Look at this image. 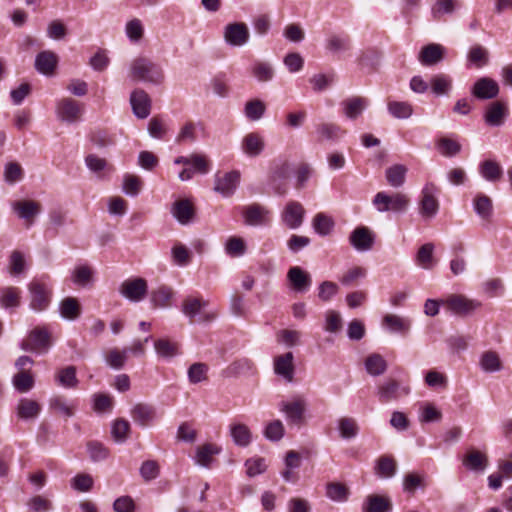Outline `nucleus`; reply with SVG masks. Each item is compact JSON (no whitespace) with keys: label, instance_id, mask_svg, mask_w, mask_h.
<instances>
[{"label":"nucleus","instance_id":"72a5a7b5","mask_svg":"<svg viewBox=\"0 0 512 512\" xmlns=\"http://www.w3.org/2000/svg\"><path fill=\"white\" fill-rule=\"evenodd\" d=\"M40 411V404L32 399L22 398L17 405V416L23 420L36 418Z\"/></svg>","mask_w":512,"mask_h":512},{"label":"nucleus","instance_id":"5701e85b","mask_svg":"<svg viewBox=\"0 0 512 512\" xmlns=\"http://www.w3.org/2000/svg\"><path fill=\"white\" fill-rule=\"evenodd\" d=\"M287 278L291 288L300 293L307 291L312 283L310 275L298 266H293L288 270Z\"/></svg>","mask_w":512,"mask_h":512},{"label":"nucleus","instance_id":"ddd939ff","mask_svg":"<svg viewBox=\"0 0 512 512\" xmlns=\"http://www.w3.org/2000/svg\"><path fill=\"white\" fill-rule=\"evenodd\" d=\"M471 94L479 100L493 99L499 94V85L492 78L481 77L474 83Z\"/></svg>","mask_w":512,"mask_h":512},{"label":"nucleus","instance_id":"e433bc0d","mask_svg":"<svg viewBox=\"0 0 512 512\" xmlns=\"http://www.w3.org/2000/svg\"><path fill=\"white\" fill-rule=\"evenodd\" d=\"M375 471L382 478H391L396 474L397 463L392 456L383 455L377 460Z\"/></svg>","mask_w":512,"mask_h":512},{"label":"nucleus","instance_id":"4468645a","mask_svg":"<svg viewBox=\"0 0 512 512\" xmlns=\"http://www.w3.org/2000/svg\"><path fill=\"white\" fill-rule=\"evenodd\" d=\"M240 182V173L238 171H230L223 176L216 175L214 191L223 197H230L236 191Z\"/></svg>","mask_w":512,"mask_h":512},{"label":"nucleus","instance_id":"6e6d98bb","mask_svg":"<svg viewBox=\"0 0 512 512\" xmlns=\"http://www.w3.org/2000/svg\"><path fill=\"white\" fill-rule=\"evenodd\" d=\"M34 378L30 371H20L13 376V385L20 393L30 391L34 387Z\"/></svg>","mask_w":512,"mask_h":512},{"label":"nucleus","instance_id":"f257e3e1","mask_svg":"<svg viewBox=\"0 0 512 512\" xmlns=\"http://www.w3.org/2000/svg\"><path fill=\"white\" fill-rule=\"evenodd\" d=\"M129 75L134 81L160 85L164 81L161 66L147 57H137L131 64Z\"/></svg>","mask_w":512,"mask_h":512},{"label":"nucleus","instance_id":"2f4dec72","mask_svg":"<svg viewBox=\"0 0 512 512\" xmlns=\"http://www.w3.org/2000/svg\"><path fill=\"white\" fill-rule=\"evenodd\" d=\"M264 147L263 137L255 132L247 134L242 142L243 151L251 157L260 155Z\"/></svg>","mask_w":512,"mask_h":512},{"label":"nucleus","instance_id":"e2e57ef3","mask_svg":"<svg viewBox=\"0 0 512 512\" xmlns=\"http://www.w3.org/2000/svg\"><path fill=\"white\" fill-rule=\"evenodd\" d=\"M173 291L167 286H160L151 292V302L155 307H166L172 298Z\"/></svg>","mask_w":512,"mask_h":512},{"label":"nucleus","instance_id":"6e6552de","mask_svg":"<svg viewBox=\"0 0 512 512\" xmlns=\"http://www.w3.org/2000/svg\"><path fill=\"white\" fill-rule=\"evenodd\" d=\"M290 164L286 161L276 165L270 175V185L275 194L283 196L288 191Z\"/></svg>","mask_w":512,"mask_h":512},{"label":"nucleus","instance_id":"4d7b16f0","mask_svg":"<svg viewBox=\"0 0 512 512\" xmlns=\"http://www.w3.org/2000/svg\"><path fill=\"white\" fill-rule=\"evenodd\" d=\"M156 353L163 358H172L176 356L178 351V344L168 339H158L154 342Z\"/></svg>","mask_w":512,"mask_h":512},{"label":"nucleus","instance_id":"09e8293b","mask_svg":"<svg viewBox=\"0 0 512 512\" xmlns=\"http://www.w3.org/2000/svg\"><path fill=\"white\" fill-rule=\"evenodd\" d=\"M56 380L59 385L65 388H75L78 385V379L76 377V367L67 366L60 369L56 374Z\"/></svg>","mask_w":512,"mask_h":512},{"label":"nucleus","instance_id":"0eeeda50","mask_svg":"<svg viewBox=\"0 0 512 512\" xmlns=\"http://www.w3.org/2000/svg\"><path fill=\"white\" fill-rule=\"evenodd\" d=\"M442 303L450 312L459 316L470 315L480 307V302L456 294L450 295L446 300L442 301Z\"/></svg>","mask_w":512,"mask_h":512},{"label":"nucleus","instance_id":"aec40b11","mask_svg":"<svg viewBox=\"0 0 512 512\" xmlns=\"http://www.w3.org/2000/svg\"><path fill=\"white\" fill-rule=\"evenodd\" d=\"M57 114L60 120L73 123L80 118L82 109L76 100L64 98L57 104Z\"/></svg>","mask_w":512,"mask_h":512},{"label":"nucleus","instance_id":"5fc2aeb1","mask_svg":"<svg viewBox=\"0 0 512 512\" xmlns=\"http://www.w3.org/2000/svg\"><path fill=\"white\" fill-rule=\"evenodd\" d=\"M480 366L485 372H496L501 370L502 364L499 355L494 351H486L480 358Z\"/></svg>","mask_w":512,"mask_h":512},{"label":"nucleus","instance_id":"774afa93","mask_svg":"<svg viewBox=\"0 0 512 512\" xmlns=\"http://www.w3.org/2000/svg\"><path fill=\"white\" fill-rule=\"evenodd\" d=\"M225 252L230 257H239L246 252V244L241 237L232 236L225 244Z\"/></svg>","mask_w":512,"mask_h":512},{"label":"nucleus","instance_id":"423d86ee","mask_svg":"<svg viewBox=\"0 0 512 512\" xmlns=\"http://www.w3.org/2000/svg\"><path fill=\"white\" fill-rule=\"evenodd\" d=\"M409 393V386H403L399 381L392 378L385 380L377 389V395L381 403L395 401Z\"/></svg>","mask_w":512,"mask_h":512},{"label":"nucleus","instance_id":"6ab92c4d","mask_svg":"<svg viewBox=\"0 0 512 512\" xmlns=\"http://www.w3.org/2000/svg\"><path fill=\"white\" fill-rule=\"evenodd\" d=\"M133 113L140 119H145L151 111V99L143 89H135L130 96Z\"/></svg>","mask_w":512,"mask_h":512},{"label":"nucleus","instance_id":"49530a36","mask_svg":"<svg viewBox=\"0 0 512 512\" xmlns=\"http://www.w3.org/2000/svg\"><path fill=\"white\" fill-rule=\"evenodd\" d=\"M389 113L397 119H407L413 113V107L406 101H389L387 104Z\"/></svg>","mask_w":512,"mask_h":512},{"label":"nucleus","instance_id":"58836bf2","mask_svg":"<svg viewBox=\"0 0 512 512\" xmlns=\"http://www.w3.org/2000/svg\"><path fill=\"white\" fill-rule=\"evenodd\" d=\"M316 133L318 135V141H323L336 140L344 133V131L335 123L325 122L316 126Z\"/></svg>","mask_w":512,"mask_h":512},{"label":"nucleus","instance_id":"f8f14e48","mask_svg":"<svg viewBox=\"0 0 512 512\" xmlns=\"http://www.w3.org/2000/svg\"><path fill=\"white\" fill-rule=\"evenodd\" d=\"M132 420L141 427H147L157 419L155 406L149 403H136L130 410Z\"/></svg>","mask_w":512,"mask_h":512},{"label":"nucleus","instance_id":"20e7f679","mask_svg":"<svg viewBox=\"0 0 512 512\" xmlns=\"http://www.w3.org/2000/svg\"><path fill=\"white\" fill-rule=\"evenodd\" d=\"M208 306V301L200 298L187 297L182 304V312L191 320L198 316V322H211L216 318V313L206 312L205 308Z\"/></svg>","mask_w":512,"mask_h":512},{"label":"nucleus","instance_id":"a19ab883","mask_svg":"<svg viewBox=\"0 0 512 512\" xmlns=\"http://www.w3.org/2000/svg\"><path fill=\"white\" fill-rule=\"evenodd\" d=\"M407 168L402 164H395L387 168L385 172L386 180L392 187H401L406 178Z\"/></svg>","mask_w":512,"mask_h":512},{"label":"nucleus","instance_id":"c756f323","mask_svg":"<svg viewBox=\"0 0 512 512\" xmlns=\"http://www.w3.org/2000/svg\"><path fill=\"white\" fill-rule=\"evenodd\" d=\"M230 435L234 444L239 447H247L252 442V432L250 428L243 423L231 424Z\"/></svg>","mask_w":512,"mask_h":512},{"label":"nucleus","instance_id":"9d476101","mask_svg":"<svg viewBox=\"0 0 512 512\" xmlns=\"http://www.w3.org/2000/svg\"><path fill=\"white\" fill-rule=\"evenodd\" d=\"M147 290V282L143 278L126 280L120 287V293L132 302H139L144 299L147 294Z\"/></svg>","mask_w":512,"mask_h":512},{"label":"nucleus","instance_id":"393cba45","mask_svg":"<svg viewBox=\"0 0 512 512\" xmlns=\"http://www.w3.org/2000/svg\"><path fill=\"white\" fill-rule=\"evenodd\" d=\"M507 115L508 109L506 105L502 102L495 101L487 107L484 120L489 126L499 127L504 123Z\"/></svg>","mask_w":512,"mask_h":512},{"label":"nucleus","instance_id":"4be33fe9","mask_svg":"<svg viewBox=\"0 0 512 512\" xmlns=\"http://www.w3.org/2000/svg\"><path fill=\"white\" fill-rule=\"evenodd\" d=\"M445 48L436 43L422 47L418 59L423 66H434L444 59Z\"/></svg>","mask_w":512,"mask_h":512},{"label":"nucleus","instance_id":"a18cd8bd","mask_svg":"<svg viewBox=\"0 0 512 512\" xmlns=\"http://www.w3.org/2000/svg\"><path fill=\"white\" fill-rule=\"evenodd\" d=\"M434 245L432 243H426L422 245L416 255V263L424 269H432L435 265L433 258Z\"/></svg>","mask_w":512,"mask_h":512},{"label":"nucleus","instance_id":"4c0bfd02","mask_svg":"<svg viewBox=\"0 0 512 512\" xmlns=\"http://www.w3.org/2000/svg\"><path fill=\"white\" fill-rule=\"evenodd\" d=\"M383 325L391 332L406 334L410 329L411 323L408 319L398 315L387 314L383 318Z\"/></svg>","mask_w":512,"mask_h":512},{"label":"nucleus","instance_id":"0e129e2a","mask_svg":"<svg viewBox=\"0 0 512 512\" xmlns=\"http://www.w3.org/2000/svg\"><path fill=\"white\" fill-rule=\"evenodd\" d=\"M468 60L478 68L483 67L489 61V52L481 45H475L469 50Z\"/></svg>","mask_w":512,"mask_h":512},{"label":"nucleus","instance_id":"2eb2a0df","mask_svg":"<svg viewBox=\"0 0 512 512\" xmlns=\"http://www.w3.org/2000/svg\"><path fill=\"white\" fill-rule=\"evenodd\" d=\"M374 241V234L366 226H359L355 228L349 236L350 245L357 251H369L372 249Z\"/></svg>","mask_w":512,"mask_h":512},{"label":"nucleus","instance_id":"338daca9","mask_svg":"<svg viewBox=\"0 0 512 512\" xmlns=\"http://www.w3.org/2000/svg\"><path fill=\"white\" fill-rule=\"evenodd\" d=\"M340 435L344 439L354 438L358 433V425L353 418L343 417L338 422Z\"/></svg>","mask_w":512,"mask_h":512},{"label":"nucleus","instance_id":"1a4fd4ad","mask_svg":"<svg viewBox=\"0 0 512 512\" xmlns=\"http://www.w3.org/2000/svg\"><path fill=\"white\" fill-rule=\"evenodd\" d=\"M250 34L245 23H230L224 28V39L230 46H243L249 40Z\"/></svg>","mask_w":512,"mask_h":512},{"label":"nucleus","instance_id":"052dcab7","mask_svg":"<svg viewBox=\"0 0 512 512\" xmlns=\"http://www.w3.org/2000/svg\"><path fill=\"white\" fill-rule=\"evenodd\" d=\"M49 406L52 410L66 417H72L76 404L74 402L67 403L64 397L56 396L50 399Z\"/></svg>","mask_w":512,"mask_h":512},{"label":"nucleus","instance_id":"ea45409f","mask_svg":"<svg viewBox=\"0 0 512 512\" xmlns=\"http://www.w3.org/2000/svg\"><path fill=\"white\" fill-rule=\"evenodd\" d=\"M251 74L259 82H268L273 79L275 72L269 62L255 61L251 67Z\"/></svg>","mask_w":512,"mask_h":512},{"label":"nucleus","instance_id":"37998d69","mask_svg":"<svg viewBox=\"0 0 512 512\" xmlns=\"http://www.w3.org/2000/svg\"><path fill=\"white\" fill-rule=\"evenodd\" d=\"M365 368L371 376H380L387 369V362L380 354H371L365 360Z\"/></svg>","mask_w":512,"mask_h":512},{"label":"nucleus","instance_id":"f704fd0d","mask_svg":"<svg viewBox=\"0 0 512 512\" xmlns=\"http://www.w3.org/2000/svg\"><path fill=\"white\" fill-rule=\"evenodd\" d=\"M221 452V448L213 443H205L197 448L196 462L203 466L209 467L212 463L213 456Z\"/></svg>","mask_w":512,"mask_h":512},{"label":"nucleus","instance_id":"3c124183","mask_svg":"<svg viewBox=\"0 0 512 512\" xmlns=\"http://www.w3.org/2000/svg\"><path fill=\"white\" fill-rule=\"evenodd\" d=\"M474 210L482 219L489 220L493 211L491 199L483 194L477 195L474 199Z\"/></svg>","mask_w":512,"mask_h":512},{"label":"nucleus","instance_id":"c85d7f7f","mask_svg":"<svg viewBox=\"0 0 512 512\" xmlns=\"http://www.w3.org/2000/svg\"><path fill=\"white\" fill-rule=\"evenodd\" d=\"M21 304V290L15 286L0 288V306L5 309L17 308Z\"/></svg>","mask_w":512,"mask_h":512},{"label":"nucleus","instance_id":"79ce46f5","mask_svg":"<svg viewBox=\"0 0 512 512\" xmlns=\"http://www.w3.org/2000/svg\"><path fill=\"white\" fill-rule=\"evenodd\" d=\"M480 174L487 181L495 182L498 181L502 176L501 166L494 160H485L480 164Z\"/></svg>","mask_w":512,"mask_h":512},{"label":"nucleus","instance_id":"bb28decb","mask_svg":"<svg viewBox=\"0 0 512 512\" xmlns=\"http://www.w3.org/2000/svg\"><path fill=\"white\" fill-rule=\"evenodd\" d=\"M341 105L343 107L344 115L347 118L354 120L366 109L368 101L366 98L354 96L342 101Z\"/></svg>","mask_w":512,"mask_h":512},{"label":"nucleus","instance_id":"7ed1b4c3","mask_svg":"<svg viewBox=\"0 0 512 512\" xmlns=\"http://www.w3.org/2000/svg\"><path fill=\"white\" fill-rule=\"evenodd\" d=\"M29 307L34 312H43L51 304L52 288L41 280L35 279L28 285Z\"/></svg>","mask_w":512,"mask_h":512},{"label":"nucleus","instance_id":"7c9ffc66","mask_svg":"<svg viewBox=\"0 0 512 512\" xmlns=\"http://www.w3.org/2000/svg\"><path fill=\"white\" fill-rule=\"evenodd\" d=\"M57 65V56L51 51L40 52L35 59L36 70L44 75H51Z\"/></svg>","mask_w":512,"mask_h":512},{"label":"nucleus","instance_id":"69168bd1","mask_svg":"<svg viewBox=\"0 0 512 512\" xmlns=\"http://www.w3.org/2000/svg\"><path fill=\"white\" fill-rule=\"evenodd\" d=\"M93 272L88 265L77 266L72 272V281L78 286H86L92 281Z\"/></svg>","mask_w":512,"mask_h":512},{"label":"nucleus","instance_id":"c9c22d12","mask_svg":"<svg viewBox=\"0 0 512 512\" xmlns=\"http://www.w3.org/2000/svg\"><path fill=\"white\" fill-rule=\"evenodd\" d=\"M61 316L67 320H76L81 315V306L74 297L64 298L59 305Z\"/></svg>","mask_w":512,"mask_h":512},{"label":"nucleus","instance_id":"a211bd4d","mask_svg":"<svg viewBox=\"0 0 512 512\" xmlns=\"http://www.w3.org/2000/svg\"><path fill=\"white\" fill-rule=\"evenodd\" d=\"M306 403L301 398H296L291 402L282 401L280 410L286 415L287 420L295 425L303 422Z\"/></svg>","mask_w":512,"mask_h":512},{"label":"nucleus","instance_id":"f3484780","mask_svg":"<svg viewBox=\"0 0 512 512\" xmlns=\"http://www.w3.org/2000/svg\"><path fill=\"white\" fill-rule=\"evenodd\" d=\"M269 210L258 204L253 203L245 206L242 211L244 222L249 226H260L268 222Z\"/></svg>","mask_w":512,"mask_h":512},{"label":"nucleus","instance_id":"412c9836","mask_svg":"<svg viewBox=\"0 0 512 512\" xmlns=\"http://www.w3.org/2000/svg\"><path fill=\"white\" fill-rule=\"evenodd\" d=\"M294 356L292 352H287L283 355H279L274 359V372L278 376L282 377L286 382H292L294 380Z\"/></svg>","mask_w":512,"mask_h":512},{"label":"nucleus","instance_id":"de8ad7c7","mask_svg":"<svg viewBox=\"0 0 512 512\" xmlns=\"http://www.w3.org/2000/svg\"><path fill=\"white\" fill-rule=\"evenodd\" d=\"M463 464L470 470L482 471L487 465V457L476 450H472L463 459Z\"/></svg>","mask_w":512,"mask_h":512},{"label":"nucleus","instance_id":"8fccbe9b","mask_svg":"<svg viewBox=\"0 0 512 512\" xmlns=\"http://www.w3.org/2000/svg\"><path fill=\"white\" fill-rule=\"evenodd\" d=\"M313 228L321 236H327L334 228V221L324 213H318L313 219Z\"/></svg>","mask_w":512,"mask_h":512},{"label":"nucleus","instance_id":"c03bdc74","mask_svg":"<svg viewBox=\"0 0 512 512\" xmlns=\"http://www.w3.org/2000/svg\"><path fill=\"white\" fill-rule=\"evenodd\" d=\"M380 63V54L375 50H368L364 52L359 60L358 64L360 69L370 74L374 72Z\"/></svg>","mask_w":512,"mask_h":512},{"label":"nucleus","instance_id":"680f3d73","mask_svg":"<svg viewBox=\"0 0 512 512\" xmlns=\"http://www.w3.org/2000/svg\"><path fill=\"white\" fill-rule=\"evenodd\" d=\"M266 106L259 99L250 100L245 104V116L251 121H257L264 115Z\"/></svg>","mask_w":512,"mask_h":512},{"label":"nucleus","instance_id":"39448f33","mask_svg":"<svg viewBox=\"0 0 512 512\" xmlns=\"http://www.w3.org/2000/svg\"><path fill=\"white\" fill-rule=\"evenodd\" d=\"M373 204L377 207L379 212H401L406 210L409 199L402 193L389 196L384 192H378L373 199Z\"/></svg>","mask_w":512,"mask_h":512},{"label":"nucleus","instance_id":"864d4df0","mask_svg":"<svg viewBox=\"0 0 512 512\" xmlns=\"http://www.w3.org/2000/svg\"><path fill=\"white\" fill-rule=\"evenodd\" d=\"M130 432V423L124 418H118L112 423L111 435L116 442L123 443Z\"/></svg>","mask_w":512,"mask_h":512},{"label":"nucleus","instance_id":"13d9d810","mask_svg":"<svg viewBox=\"0 0 512 512\" xmlns=\"http://www.w3.org/2000/svg\"><path fill=\"white\" fill-rule=\"evenodd\" d=\"M326 496L337 502H343L348 499L349 490L348 488L341 483L332 482L326 485Z\"/></svg>","mask_w":512,"mask_h":512},{"label":"nucleus","instance_id":"a878e982","mask_svg":"<svg viewBox=\"0 0 512 512\" xmlns=\"http://www.w3.org/2000/svg\"><path fill=\"white\" fill-rule=\"evenodd\" d=\"M171 213L182 225L189 224L195 216L194 207L187 199L176 201L172 206Z\"/></svg>","mask_w":512,"mask_h":512},{"label":"nucleus","instance_id":"b1692460","mask_svg":"<svg viewBox=\"0 0 512 512\" xmlns=\"http://www.w3.org/2000/svg\"><path fill=\"white\" fill-rule=\"evenodd\" d=\"M12 207L19 218L24 219L28 223V226L33 224L34 217L41 211L40 204L33 200L16 201Z\"/></svg>","mask_w":512,"mask_h":512},{"label":"nucleus","instance_id":"dca6fc26","mask_svg":"<svg viewBox=\"0 0 512 512\" xmlns=\"http://www.w3.org/2000/svg\"><path fill=\"white\" fill-rule=\"evenodd\" d=\"M304 215V207L297 201H290L282 213V221L288 228L297 229L302 225Z\"/></svg>","mask_w":512,"mask_h":512},{"label":"nucleus","instance_id":"603ef678","mask_svg":"<svg viewBox=\"0 0 512 512\" xmlns=\"http://www.w3.org/2000/svg\"><path fill=\"white\" fill-rule=\"evenodd\" d=\"M438 151L445 157H453L460 153L461 144L448 137H442L436 142Z\"/></svg>","mask_w":512,"mask_h":512},{"label":"nucleus","instance_id":"473e14b6","mask_svg":"<svg viewBox=\"0 0 512 512\" xmlns=\"http://www.w3.org/2000/svg\"><path fill=\"white\" fill-rule=\"evenodd\" d=\"M325 48L332 54L346 52L351 49V39L346 34H332L326 39Z\"/></svg>","mask_w":512,"mask_h":512},{"label":"nucleus","instance_id":"cd10ccee","mask_svg":"<svg viewBox=\"0 0 512 512\" xmlns=\"http://www.w3.org/2000/svg\"><path fill=\"white\" fill-rule=\"evenodd\" d=\"M391 509L389 498L377 494L367 496L362 507L363 512H389Z\"/></svg>","mask_w":512,"mask_h":512},{"label":"nucleus","instance_id":"9b49d317","mask_svg":"<svg viewBox=\"0 0 512 512\" xmlns=\"http://www.w3.org/2000/svg\"><path fill=\"white\" fill-rule=\"evenodd\" d=\"M437 191L433 183H427L422 189V198L420 201V213L427 218L434 217L439 210V202L435 196Z\"/></svg>","mask_w":512,"mask_h":512},{"label":"nucleus","instance_id":"bf43d9fd","mask_svg":"<svg viewBox=\"0 0 512 512\" xmlns=\"http://www.w3.org/2000/svg\"><path fill=\"white\" fill-rule=\"evenodd\" d=\"M431 89L435 95H442L448 93L452 87V80L448 75L437 74L434 75L431 80Z\"/></svg>","mask_w":512,"mask_h":512},{"label":"nucleus","instance_id":"f03ea898","mask_svg":"<svg viewBox=\"0 0 512 512\" xmlns=\"http://www.w3.org/2000/svg\"><path fill=\"white\" fill-rule=\"evenodd\" d=\"M53 344L51 331L47 326H36L22 340L20 347L24 351L45 354Z\"/></svg>","mask_w":512,"mask_h":512}]
</instances>
